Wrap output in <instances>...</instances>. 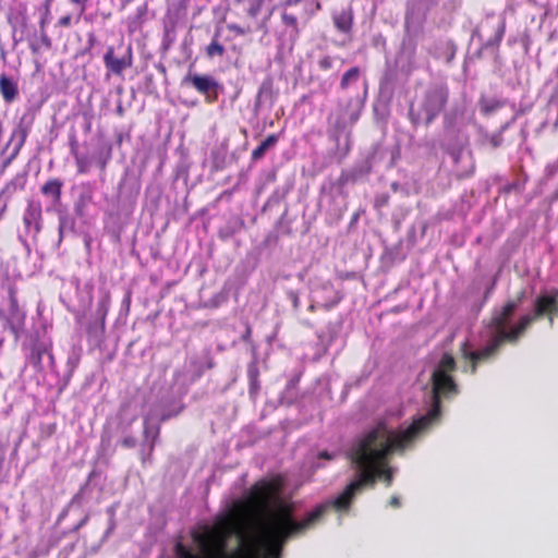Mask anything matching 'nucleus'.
<instances>
[{
	"label": "nucleus",
	"mask_w": 558,
	"mask_h": 558,
	"mask_svg": "<svg viewBox=\"0 0 558 558\" xmlns=\"http://www.w3.org/2000/svg\"><path fill=\"white\" fill-rule=\"evenodd\" d=\"M104 61L106 66L113 73L120 74L126 68L131 66V54L129 53L125 57L117 58L113 54V48H109L104 57Z\"/></svg>",
	"instance_id": "nucleus-10"
},
{
	"label": "nucleus",
	"mask_w": 558,
	"mask_h": 558,
	"mask_svg": "<svg viewBox=\"0 0 558 558\" xmlns=\"http://www.w3.org/2000/svg\"><path fill=\"white\" fill-rule=\"evenodd\" d=\"M75 160L80 173H86L89 170V160L86 156L75 154Z\"/></svg>",
	"instance_id": "nucleus-19"
},
{
	"label": "nucleus",
	"mask_w": 558,
	"mask_h": 558,
	"mask_svg": "<svg viewBox=\"0 0 558 558\" xmlns=\"http://www.w3.org/2000/svg\"><path fill=\"white\" fill-rule=\"evenodd\" d=\"M70 16H64L60 20V24L68 26L70 24Z\"/></svg>",
	"instance_id": "nucleus-29"
},
{
	"label": "nucleus",
	"mask_w": 558,
	"mask_h": 558,
	"mask_svg": "<svg viewBox=\"0 0 558 558\" xmlns=\"http://www.w3.org/2000/svg\"><path fill=\"white\" fill-rule=\"evenodd\" d=\"M183 82L193 85L201 94L205 95L208 102L217 100L219 84L211 76L189 74Z\"/></svg>",
	"instance_id": "nucleus-4"
},
{
	"label": "nucleus",
	"mask_w": 558,
	"mask_h": 558,
	"mask_svg": "<svg viewBox=\"0 0 558 558\" xmlns=\"http://www.w3.org/2000/svg\"><path fill=\"white\" fill-rule=\"evenodd\" d=\"M333 24L339 32L349 33L353 24V12L350 8L335 12L332 15Z\"/></svg>",
	"instance_id": "nucleus-11"
},
{
	"label": "nucleus",
	"mask_w": 558,
	"mask_h": 558,
	"mask_svg": "<svg viewBox=\"0 0 558 558\" xmlns=\"http://www.w3.org/2000/svg\"><path fill=\"white\" fill-rule=\"evenodd\" d=\"M77 196L74 202V211L80 218L88 215L94 204L95 185L92 182H83L76 186Z\"/></svg>",
	"instance_id": "nucleus-5"
},
{
	"label": "nucleus",
	"mask_w": 558,
	"mask_h": 558,
	"mask_svg": "<svg viewBox=\"0 0 558 558\" xmlns=\"http://www.w3.org/2000/svg\"><path fill=\"white\" fill-rule=\"evenodd\" d=\"M449 96L448 87L445 84L432 85L425 93L421 104V111L415 112L413 108L409 111V118L413 125L424 121L429 124L444 109Z\"/></svg>",
	"instance_id": "nucleus-3"
},
{
	"label": "nucleus",
	"mask_w": 558,
	"mask_h": 558,
	"mask_svg": "<svg viewBox=\"0 0 558 558\" xmlns=\"http://www.w3.org/2000/svg\"><path fill=\"white\" fill-rule=\"evenodd\" d=\"M23 220L26 229L34 234H38L41 231L43 209L38 201L32 199L28 202Z\"/></svg>",
	"instance_id": "nucleus-6"
},
{
	"label": "nucleus",
	"mask_w": 558,
	"mask_h": 558,
	"mask_svg": "<svg viewBox=\"0 0 558 558\" xmlns=\"http://www.w3.org/2000/svg\"><path fill=\"white\" fill-rule=\"evenodd\" d=\"M11 302H12V306L15 307L16 303H15V300L13 298L11 299Z\"/></svg>",
	"instance_id": "nucleus-32"
},
{
	"label": "nucleus",
	"mask_w": 558,
	"mask_h": 558,
	"mask_svg": "<svg viewBox=\"0 0 558 558\" xmlns=\"http://www.w3.org/2000/svg\"><path fill=\"white\" fill-rule=\"evenodd\" d=\"M23 317L24 315L22 313H20L16 308L14 310L13 314H12V318H11V325L13 328H17L22 322H23Z\"/></svg>",
	"instance_id": "nucleus-22"
},
{
	"label": "nucleus",
	"mask_w": 558,
	"mask_h": 558,
	"mask_svg": "<svg viewBox=\"0 0 558 558\" xmlns=\"http://www.w3.org/2000/svg\"><path fill=\"white\" fill-rule=\"evenodd\" d=\"M488 26H496V32L494 38H489V41L499 43L504 36L505 32V22L500 16L488 15L486 20L482 23V28H486Z\"/></svg>",
	"instance_id": "nucleus-14"
},
{
	"label": "nucleus",
	"mask_w": 558,
	"mask_h": 558,
	"mask_svg": "<svg viewBox=\"0 0 558 558\" xmlns=\"http://www.w3.org/2000/svg\"><path fill=\"white\" fill-rule=\"evenodd\" d=\"M135 444H136V440L133 437H126V438L123 439V445L125 447H134Z\"/></svg>",
	"instance_id": "nucleus-24"
},
{
	"label": "nucleus",
	"mask_w": 558,
	"mask_h": 558,
	"mask_svg": "<svg viewBox=\"0 0 558 558\" xmlns=\"http://www.w3.org/2000/svg\"><path fill=\"white\" fill-rule=\"evenodd\" d=\"M497 108V105L495 104H483V111L488 113Z\"/></svg>",
	"instance_id": "nucleus-25"
},
{
	"label": "nucleus",
	"mask_w": 558,
	"mask_h": 558,
	"mask_svg": "<svg viewBox=\"0 0 558 558\" xmlns=\"http://www.w3.org/2000/svg\"><path fill=\"white\" fill-rule=\"evenodd\" d=\"M65 222H66V219L64 217H61L60 218V225H59V233H60V236H62L63 234V230H64V227H65Z\"/></svg>",
	"instance_id": "nucleus-26"
},
{
	"label": "nucleus",
	"mask_w": 558,
	"mask_h": 558,
	"mask_svg": "<svg viewBox=\"0 0 558 558\" xmlns=\"http://www.w3.org/2000/svg\"><path fill=\"white\" fill-rule=\"evenodd\" d=\"M518 302L511 301L495 311L490 323L480 333L478 349L465 341L461 354L471 362V373L476 371V364L488 359L505 340L515 341L525 328L537 317L547 315L553 326L554 317L558 315V290L538 295L534 302V312L517 315Z\"/></svg>",
	"instance_id": "nucleus-1"
},
{
	"label": "nucleus",
	"mask_w": 558,
	"mask_h": 558,
	"mask_svg": "<svg viewBox=\"0 0 558 558\" xmlns=\"http://www.w3.org/2000/svg\"><path fill=\"white\" fill-rule=\"evenodd\" d=\"M225 52V48L222 45H220L218 41H213L208 47H207V54L209 57H214V56H222Z\"/></svg>",
	"instance_id": "nucleus-20"
},
{
	"label": "nucleus",
	"mask_w": 558,
	"mask_h": 558,
	"mask_svg": "<svg viewBox=\"0 0 558 558\" xmlns=\"http://www.w3.org/2000/svg\"><path fill=\"white\" fill-rule=\"evenodd\" d=\"M32 122H33L32 118L27 120L26 117H23V118H21L19 125L15 128V130H13V132L11 134V138H10V142L16 141V145H15V148L13 151V157H15L19 154L20 149L24 145V143L27 138Z\"/></svg>",
	"instance_id": "nucleus-9"
},
{
	"label": "nucleus",
	"mask_w": 558,
	"mask_h": 558,
	"mask_svg": "<svg viewBox=\"0 0 558 558\" xmlns=\"http://www.w3.org/2000/svg\"><path fill=\"white\" fill-rule=\"evenodd\" d=\"M335 458V454H331L327 451H324V452H320L319 456H318V460H326V461H330Z\"/></svg>",
	"instance_id": "nucleus-23"
},
{
	"label": "nucleus",
	"mask_w": 558,
	"mask_h": 558,
	"mask_svg": "<svg viewBox=\"0 0 558 558\" xmlns=\"http://www.w3.org/2000/svg\"><path fill=\"white\" fill-rule=\"evenodd\" d=\"M314 466L315 468H319V466H322V464L319 462H317V463L314 464Z\"/></svg>",
	"instance_id": "nucleus-33"
},
{
	"label": "nucleus",
	"mask_w": 558,
	"mask_h": 558,
	"mask_svg": "<svg viewBox=\"0 0 558 558\" xmlns=\"http://www.w3.org/2000/svg\"><path fill=\"white\" fill-rule=\"evenodd\" d=\"M63 183L59 179H52L47 181L43 187L41 193L45 196H48L51 198V202L53 205L58 204L61 199V190H62Z\"/></svg>",
	"instance_id": "nucleus-13"
},
{
	"label": "nucleus",
	"mask_w": 558,
	"mask_h": 558,
	"mask_svg": "<svg viewBox=\"0 0 558 558\" xmlns=\"http://www.w3.org/2000/svg\"><path fill=\"white\" fill-rule=\"evenodd\" d=\"M453 159H454L456 163H459L460 161H463V160H465L468 162V167L465 169L459 170L460 175H469L473 172L474 165H473L472 157H471L470 153L460 151L459 154H456L453 156Z\"/></svg>",
	"instance_id": "nucleus-16"
},
{
	"label": "nucleus",
	"mask_w": 558,
	"mask_h": 558,
	"mask_svg": "<svg viewBox=\"0 0 558 558\" xmlns=\"http://www.w3.org/2000/svg\"><path fill=\"white\" fill-rule=\"evenodd\" d=\"M157 422V412L150 411L144 420V444L148 448V456L154 450L155 442L159 436V426Z\"/></svg>",
	"instance_id": "nucleus-8"
},
{
	"label": "nucleus",
	"mask_w": 558,
	"mask_h": 558,
	"mask_svg": "<svg viewBox=\"0 0 558 558\" xmlns=\"http://www.w3.org/2000/svg\"><path fill=\"white\" fill-rule=\"evenodd\" d=\"M462 116H463V109L462 108H454L452 111L445 117V122L447 126L454 128L457 124H462Z\"/></svg>",
	"instance_id": "nucleus-17"
},
{
	"label": "nucleus",
	"mask_w": 558,
	"mask_h": 558,
	"mask_svg": "<svg viewBox=\"0 0 558 558\" xmlns=\"http://www.w3.org/2000/svg\"><path fill=\"white\" fill-rule=\"evenodd\" d=\"M31 363L38 369L50 368L53 366V355L50 347L46 343H38L34 347Z\"/></svg>",
	"instance_id": "nucleus-7"
},
{
	"label": "nucleus",
	"mask_w": 558,
	"mask_h": 558,
	"mask_svg": "<svg viewBox=\"0 0 558 558\" xmlns=\"http://www.w3.org/2000/svg\"><path fill=\"white\" fill-rule=\"evenodd\" d=\"M331 65V60L329 58H325L320 61V66L328 69Z\"/></svg>",
	"instance_id": "nucleus-27"
},
{
	"label": "nucleus",
	"mask_w": 558,
	"mask_h": 558,
	"mask_svg": "<svg viewBox=\"0 0 558 558\" xmlns=\"http://www.w3.org/2000/svg\"><path fill=\"white\" fill-rule=\"evenodd\" d=\"M360 76V70L357 68H351L344 73L341 80V87L347 88L350 84L356 82Z\"/></svg>",
	"instance_id": "nucleus-18"
},
{
	"label": "nucleus",
	"mask_w": 558,
	"mask_h": 558,
	"mask_svg": "<svg viewBox=\"0 0 558 558\" xmlns=\"http://www.w3.org/2000/svg\"><path fill=\"white\" fill-rule=\"evenodd\" d=\"M390 506H391V507H395V508L399 507V506H400V499H399V497L393 496V497L390 499Z\"/></svg>",
	"instance_id": "nucleus-28"
},
{
	"label": "nucleus",
	"mask_w": 558,
	"mask_h": 558,
	"mask_svg": "<svg viewBox=\"0 0 558 558\" xmlns=\"http://www.w3.org/2000/svg\"><path fill=\"white\" fill-rule=\"evenodd\" d=\"M278 135L271 134L269 135L262 144L256 147L252 153L253 160H259L264 157L267 150L275 147L278 142Z\"/></svg>",
	"instance_id": "nucleus-15"
},
{
	"label": "nucleus",
	"mask_w": 558,
	"mask_h": 558,
	"mask_svg": "<svg viewBox=\"0 0 558 558\" xmlns=\"http://www.w3.org/2000/svg\"><path fill=\"white\" fill-rule=\"evenodd\" d=\"M13 158H14V157H13V155H12L10 158H8V159L4 161L3 168H5L8 165H10V162H11V160H12Z\"/></svg>",
	"instance_id": "nucleus-31"
},
{
	"label": "nucleus",
	"mask_w": 558,
	"mask_h": 558,
	"mask_svg": "<svg viewBox=\"0 0 558 558\" xmlns=\"http://www.w3.org/2000/svg\"><path fill=\"white\" fill-rule=\"evenodd\" d=\"M301 0H287L286 1V5L287 7H291V5H295L300 2Z\"/></svg>",
	"instance_id": "nucleus-30"
},
{
	"label": "nucleus",
	"mask_w": 558,
	"mask_h": 558,
	"mask_svg": "<svg viewBox=\"0 0 558 558\" xmlns=\"http://www.w3.org/2000/svg\"><path fill=\"white\" fill-rule=\"evenodd\" d=\"M282 21L286 25L293 26V27H295L296 23H298L296 16L291 13H288L287 11H284L282 13Z\"/></svg>",
	"instance_id": "nucleus-21"
},
{
	"label": "nucleus",
	"mask_w": 558,
	"mask_h": 558,
	"mask_svg": "<svg viewBox=\"0 0 558 558\" xmlns=\"http://www.w3.org/2000/svg\"><path fill=\"white\" fill-rule=\"evenodd\" d=\"M0 92L7 102H12L19 94L16 83L4 74L0 75Z\"/></svg>",
	"instance_id": "nucleus-12"
},
{
	"label": "nucleus",
	"mask_w": 558,
	"mask_h": 558,
	"mask_svg": "<svg viewBox=\"0 0 558 558\" xmlns=\"http://www.w3.org/2000/svg\"><path fill=\"white\" fill-rule=\"evenodd\" d=\"M361 105L359 102L347 105L344 110L338 114L329 117V125L331 128V136L336 142V158L340 162L349 153L351 141L349 134H343L348 125L355 123L360 117Z\"/></svg>",
	"instance_id": "nucleus-2"
}]
</instances>
